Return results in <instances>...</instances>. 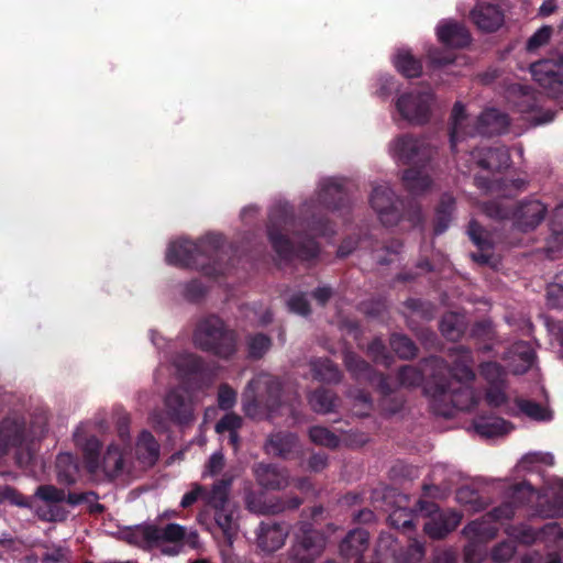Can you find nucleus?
Wrapping results in <instances>:
<instances>
[{"instance_id": "f257e3e1", "label": "nucleus", "mask_w": 563, "mask_h": 563, "mask_svg": "<svg viewBox=\"0 0 563 563\" xmlns=\"http://www.w3.org/2000/svg\"><path fill=\"white\" fill-rule=\"evenodd\" d=\"M74 440L81 450L87 472L95 482H111L132 474L135 468L130 457L131 450L119 442H111L100 457V440L95 435H86L84 426L76 429Z\"/></svg>"}, {"instance_id": "f03ea898", "label": "nucleus", "mask_w": 563, "mask_h": 563, "mask_svg": "<svg viewBox=\"0 0 563 563\" xmlns=\"http://www.w3.org/2000/svg\"><path fill=\"white\" fill-rule=\"evenodd\" d=\"M508 124L507 115L496 109L486 110L478 117H471L464 106L456 102L452 110L451 147L455 151L457 144L467 136L501 133L506 131Z\"/></svg>"}, {"instance_id": "7ed1b4c3", "label": "nucleus", "mask_w": 563, "mask_h": 563, "mask_svg": "<svg viewBox=\"0 0 563 563\" xmlns=\"http://www.w3.org/2000/svg\"><path fill=\"white\" fill-rule=\"evenodd\" d=\"M133 536L145 547L161 548V552L169 556L178 555L185 544L191 549L199 545L198 532H187L186 528L178 523H167L165 527L140 525L134 529Z\"/></svg>"}, {"instance_id": "20e7f679", "label": "nucleus", "mask_w": 563, "mask_h": 563, "mask_svg": "<svg viewBox=\"0 0 563 563\" xmlns=\"http://www.w3.org/2000/svg\"><path fill=\"white\" fill-rule=\"evenodd\" d=\"M280 382L268 375L260 374L249 383L243 395V409L246 416L254 419L271 417L280 406Z\"/></svg>"}, {"instance_id": "39448f33", "label": "nucleus", "mask_w": 563, "mask_h": 563, "mask_svg": "<svg viewBox=\"0 0 563 563\" xmlns=\"http://www.w3.org/2000/svg\"><path fill=\"white\" fill-rule=\"evenodd\" d=\"M446 470L442 466H438L433 470L431 475V483L424 484L423 488L426 492L430 489H434L438 493H445L454 489V483L460 478L457 474H450L446 479L442 481ZM510 489V493H533L531 485L526 482H517L515 484H509L505 479H496V478H484L479 477L472 482L471 485H463L461 487L455 488L456 493H476L479 490H505Z\"/></svg>"}, {"instance_id": "423d86ee", "label": "nucleus", "mask_w": 563, "mask_h": 563, "mask_svg": "<svg viewBox=\"0 0 563 563\" xmlns=\"http://www.w3.org/2000/svg\"><path fill=\"white\" fill-rule=\"evenodd\" d=\"M88 495H33L29 500L26 495H0V504L9 501L16 506H30L35 508L40 519L45 521H63L68 515L65 504L74 507L87 500Z\"/></svg>"}, {"instance_id": "0eeeda50", "label": "nucleus", "mask_w": 563, "mask_h": 563, "mask_svg": "<svg viewBox=\"0 0 563 563\" xmlns=\"http://www.w3.org/2000/svg\"><path fill=\"white\" fill-rule=\"evenodd\" d=\"M395 107L402 120L412 125H423L431 119L437 99L430 87L420 86L399 95Z\"/></svg>"}, {"instance_id": "6e6552de", "label": "nucleus", "mask_w": 563, "mask_h": 563, "mask_svg": "<svg viewBox=\"0 0 563 563\" xmlns=\"http://www.w3.org/2000/svg\"><path fill=\"white\" fill-rule=\"evenodd\" d=\"M194 340L201 350L213 352L221 357H228L235 352L234 333L225 330L223 322L217 317L200 322Z\"/></svg>"}, {"instance_id": "1a4fd4ad", "label": "nucleus", "mask_w": 563, "mask_h": 563, "mask_svg": "<svg viewBox=\"0 0 563 563\" xmlns=\"http://www.w3.org/2000/svg\"><path fill=\"white\" fill-rule=\"evenodd\" d=\"M37 432L26 434L24 424L18 416L9 417L0 421V459L5 455L10 448L18 446L15 453L16 464L25 467L33 459L29 444L30 438H35Z\"/></svg>"}, {"instance_id": "9d476101", "label": "nucleus", "mask_w": 563, "mask_h": 563, "mask_svg": "<svg viewBox=\"0 0 563 563\" xmlns=\"http://www.w3.org/2000/svg\"><path fill=\"white\" fill-rule=\"evenodd\" d=\"M221 244V236L216 234L206 235L198 243L188 240L172 242L166 252V261L177 266H200L198 257L211 253Z\"/></svg>"}, {"instance_id": "9b49d317", "label": "nucleus", "mask_w": 563, "mask_h": 563, "mask_svg": "<svg viewBox=\"0 0 563 563\" xmlns=\"http://www.w3.org/2000/svg\"><path fill=\"white\" fill-rule=\"evenodd\" d=\"M391 157L401 164H418L430 161L435 147L427 139L399 135L389 143Z\"/></svg>"}, {"instance_id": "f8f14e48", "label": "nucleus", "mask_w": 563, "mask_h": 563, "mask_svg": "<svg viewBox=\"0 0 563 563\" xmlns=\"http://www.w3.org/2000/svg\"><path fill=\"white\" fill-rule=\"evenodd\" d=\"M201 495H184L183 507H188L196 503ZM206 506L213 512L214 521L227 537L233 532L234 518L238 512V504L231 498V495H203Z\"/></svg>"}, {"instance_id": "ddd939ff", "label": "nucleus", "mask_w": 563, "mask_h": 563, "mask_svg": "<svg viewBox=\"0 0 563 563\" xmlns=\"http://www.w3.org/2000/svg\"><path fill=\"white\" fill-rule=\"evenodd\" d=\"M253 472L257 483L265 489L282 490L290 487L308 490L311 488V483L307 478L297 479L289 485L286 472L269 464L258 463L254 466Z\"/></svg>"}, {"instance_id": "4468645a", "label": "nucleus", "mask_w": 563, "mask_h": 563, "mask_svg": "<svg viewBox=\"0 0 563 563\" xmlns=\"http://www.w3.org/2000/svg\"><path fill=\"white\" fill-rule=\"evenodd\" d=\"M369 202L382 223L394 225L398 222L399 213L394 201V192L387 184L374 186Z\"/></svg>"}, {"instance_id": "2eb2a0df", "label": "nucleus", "mask_w": 563, "mask_h": 563, "mask_svg": "<svg viewBox=\"0 0 563 563\" xmlns=\"http://www.w3.org/2000/svg\"><path fill=\"white\" fill-rule=\"evenodd\" d=\"M247 508L260 515H277L286 509H297L302 499L294 496L287 503L278 495H246Z\"/></svg>"}, {"instance_id": "dca6fc26", "label": "nucleus", "mask_w": 563, "mask_h": 563, "mask_svg": "<svg viewBox=\"0 0 563 563\" xmlns=\"http://www.w3.org/2000/svg\"><path fill=\"white\" fill-rule=\"evenodd\" d=\"M439 510L434 501L420 498L417 500L413 509L407 510L406 508L395 509L388 517L391 527L399 529L404 532H410L415 529V516H431Z\"/></svg>"}, {"instance_id": "f3484780", "label": "nucleus", "mask_w": 563, "mask_h": 563, "mask_svg": "<svg viewBox=\"0 0 563 563\" xmlns=\"http://www.w3.org/2000/svg\"><path fill=\"white\" fill-rule=\"evenodd\" d=\"M429 517V520L423 525V531L433 540L444 539L457 528L462 520V514L456 510L440 512L437 510Z\"/></svg>"}, {"instance_id": "a211bd4d", "label": "nucleus", "mask_w": 563, "mask_h": 563, "mask_svg": "<svg viewBox=\"0 0 563 563\" xmlns=\"http://www.w3.org/2000/svg\"><path fill=\"white\" fill-rule=\"evenodd\" d=\"M268 236L275 251L283 257L288 258L291 255H298L305 260L311 258L317 255L318 246L311 239L300 242L297 247L294 246L286 236L275 231L273 227L268 229Z\"/></svg>"}, {"instance_id": "6ab92c4d", "label": "nucleus", "mask_w": 563, "mask_h": 563, "mask_svg": "<svg viewBox=\"0 0 563 563\" xmlns=\"http://www.w3.org/2000/svg\"><path fill=\"white\" fill-rule=\"evenodd\" d=\"M472 21L478 29L485 32H494L504 23V13L496 3L490 1H477L471 11Z\"/></svg>"}, {"instance_id": "aec40b11", "label": "nucleus", "mask_w": 563, "mask_h": 563, "mask_svg": "<svg viewBox=\"0 0 563 563\" xmlns=\"http://www.w3.org/2000/svg\"><path fill=\"white\" fill-rule=\"evenodd\" d=\"M184 388L169 391L165 398L166 415L170 420L187 423L192 419V404Z\"/></svg>"}, {"instance_id": "412c9836", "label": "nucleus", "mask_w": 563, "mask_h": 563, "mask_svg": "<svg viewBox=\"0 0 563 563\" xmlns=\"http://www.w3.org/2000/svg\"><path fill=\"white\" fill-rule=\"evenodd\" d=\"M135 461L141 468L153 466L159 456V444L147 430H143L137 435L134 448Z\"/></svg>"}, {"instance_id": "4be33fe9", "label": "nucleus", "mask_w": 563, "mask_h": 563, "mask_svg": "<svg viewBox=\"0 0 563 563\" xmlns=\"http://www.w3.org/2000/svg\"><path fill=\"white\" fill-rule=\"evenodd\" d=\"M287 534V530L280 523L262 522L257 533V545L264 552H275L284 545Z\"/></svg>"}, {"instance_id": "5701e85b", "label": "nucleus", "mask_w": 563, "mask_h": 563, "mask_svg": "<svg viewBox=\"0 0 563 563\" xmlns=\"http://www.w3.org/2000/svg\"><path fill=\"white\" fill-rule=\"evenodd\" d=\"M545 207L538 200L521 205L512 214L515 225L521 231L534 229L545 216Z\"/></svg>"}, {"instance_id": "b1692460", "label": "nucleus", "mask_w": 563, "mask_h": 563, "mask_svg": "<svg viewBox=\"0 0 563 563\" xmlns=\"http://www.w3.org/2000/svg\"><path fill=\"white\" fill-rule=\"evenodd\" d=\"M554 68L555 65L549 60L538 62L531 65V75L550 92L560 93L563 91V77Z\"/></svg>"}, {"instance_id": "393cba45", "label": "nucleus", "mask_w": 563, "mask_h": 563, "mask_svg": "<svg viewBox=\"0 0 563 563\" xmlns=\"http://www.w3.org/2000/svg\"><path fill=\"white\" fill-rule=\"evenodd\" d=\"M369 534L364 529L350 531L339 545L340 554L345 559L362 561V554L367 549Z\"/></svg>"}, {"instance_id": "a878e982", "label": "nucleus", "mask_w": 563, "mask_h": 563, "mask_svg": "<svg viewBox=\"0 0 563 563\" xmlns=\"http://www.w3.org/2000/svg\"><path fill=\"white\" fill-rule=\"evenodd\" d=\"M441 42L452 47H463L470 43V33L466 27L454 21H443L437 27Z\"/></svg>"}, {"instance_id": "bb28decb", "label": "nucleus", "mask_w": 563, "mask_h": 563, "mask_svg": "<svg viewBox=\"0 0 563 563\" xmlns=\"http://www.w3.org/2000/svg\"><path fill=\"white\" fill-rule=\"evenodd\" d=\"M506 358L511 373L520 375L532 366L534 353L528 343L520 342L512 346Z\"/></svg>"}, {"instance_id": "cd10ccee", "label": "nucleus", "mask_w": 563, "mask_h": 563, "mask_svg": "<svg viewBox=\"0 0 563 563\" xmlns=\"http://www.w3.org/2000/svg\"><path fill=\"white\" fill-rule=\"evenodd\" d=\"M453 363L452 376L461 383L471 382L474 379L475 374L472 369L473 358L468 350L457 346L451 351L450 354Z\"/></svg>"}, {"instance_id": "c85d7f7f", "label": "nucleus", "mask_w": 563, "mask_h": 563, "mask_svg": "<svg viewBox=\"0 0 563 563\" xmlns=\"http://www.w3.org/2000/svg\"><path fill=\"white\" fill-rule=\"evenodd\" d=\"M472 157L477 166L487 170L507 167L510 161L509 153L505 147L488 148L485 153H472Z\"/></svg>"}, {"instance_id": "c756f323", "label": "nucleus", "mask_w": 563, "mask_h": 563, "mask_svg": "<svg viewBox=\"0 0 563 563\" xmlns=\"http://www.w3.org/2000/svg\"><path fill=\"white\" fill-rule=\"evenodd\" d=\"M296 446L297 439L292 433L277 432L268 438L265 450L271 455L286 459L295 451Z\"/></svg>"}, {"instance_id": "7c9ffc66", "label": "nucleus", "mask_w": 563, "mask_h": 563, "mask_svg": "<svg viewBox=\"0 0 563 563\" xmlns=\"http://www.w3.org/2000/svg\"><path fill=\"white\" fill-rule=\"evenodd\" d=\"M56 476L62 485H70L79 477V466L70 453H60L56 459Z\"/></svg>"}, {"instance_id": "2f4dec72", "label": "nucleus", "mask_w": 563, "mask_h": 563, "mask_svg": "<svg viewBox=\"0 0 563 563\" xmlns=\"http://www.w3.org/2000/svg\"><path fill=\"white\" fill-rule=\"evenodd\" d=\"M438 393L445 398H450L453 405L459 409H468L474 405L473 391L468 387H461L455 389L452 384L438 386Z\"/></svg>"}, {"instance_id": "473e14b6", "label": "nucleus", "mask_w": 563, "mask_h": 563, "mask_svg": "<svg viewBox=\"0 0 563 563\" xmlns=\"http://www.w3.org/2000/svg\"><path fill=\"white\" fill-rule=\"evenodd\" d=\"M404 186L412 194L426 191L432 184L431 178L424 172L417 168H408L402 175Z\"/></svg>"}, {"instance_id": "72a5a7b5", "label": "nucleus", "mask_w": 563, "mask_h": 563, "mask_svg": "<svg viewBox=\"0 0 563 563\" xmlns=\"http://www.w3.org/2000/svg\"><path fill=\"white\" fill-rule=\"evenodd\" d=\"M395 67L408 78L418 77L421 74L422 66L408 49H399L394 58Z\"/></svg>"}, {"instance_id": "f704fd0d", "label": "nucleus", "mask_w": 563, "mask_h": 563, "mask_svg": "<svg viewBox=\"0 0 563 563\" xmlns=\"http://www.w3.org/2000/svg\"><path fill=\"white\" fill-rule=\"evenodd\" d=\"M467 233L472 241L478 246L479 253L473 254V258L476 262L483 263V264H489L490 263V243L483 238L485 234L484 230L481 225H478L475 221H472L468 225Z\"/></svg>"}, {"instance_id": "c9c22d12", "label": "nucleus", "mask_w": 563, "mask_h": 563, "mask_svg": "<svg viewBox=\"0 0 563 563\" xmlns=\"http://www.w3.org/2000/svg\"><path fill=\"white\" fill-rule=\"evenodd\" d=\"M342 198V184L338 179L328 178L320 183L318 190V200L320 203L336 208L334 200H341Z\"/></svg>"}, {"instance_id": "e433bc0d", "label": "nucleus", "mask_w": 563, "mask_h": 563, "mask_svg": "<svg viewBox=\"0 0 563 563\" xmlns=\"http://www.w3.org/2000/svg\"><path fill=\"white\" fill-rule=\"evenodd\" d=\"M474 427L478 434L486 438L503 435L511 430V426L500 418L481 419Z\"/></svg>"}, {"instance_id": "4c0bfd02", "label": "nucleus", "mask_w": 563, "mask_h": 563, "mask_svg": "<svg viewBox=\"0 0 563 563\" xmlns=\"http://www.w3.org/2000/svg\"><path fill=\"white\" fill-rule=\"evenodd\" d=\"M441 331L449 340H456L465 330L464 316L450 312L446 313L440 324Z\"/></svg>"}, {"instance_id": "58836bf2", "label": "nucleus", "mask_w": 563, "mask_h": 563, "mask_svg": "<svg viewBox=\"0 0 563 563\" xmlns=\"http://www.w3.org/2000/svg\"><path fill=\"white\" fill-rule=\"evenodd\" d=\"M313 377L327 383H334L340 379L338 367L329 360H316L311 362Z\"/></svg>"}, {"instance_id": "ea45409f", "label": "nucleus", "mask_w": 563, "mask_h": 563, "mask_svg": "<svg viewBox=\"0 0 563 563\" xmlns=\"http://www.w3.org/2000/svg\"><path fill=\"white\" fill-rule=\"evenodd\" d=\"M309 404L314 411L328 413L336 407V398L331 391L320 389L310 396Z\"/></svg>"}, {"instance_id": "a19ab883", "label": "nucleus", "mask_w": 563, "mask_h": 563, "mask_svg": "<svg viewBox=\"0 0 563 563\" xmlns=\"http://www.w3.org/2000/svg\"><path fill=\"white\" fill-rule=\"evenodd\" d=\"M507 536L515 542L530 545L536 542L541 531H536L533 528L527 525H510L505 529Z\"/></svg>"}, {"instance_id": "79ce46f5", "label": "nucleus", "mask_w": 563, "mask_h": 563, "mask_svg": "<svg viewBox=\"0 0 563 563\" xmlns=\"http://www.w3.org/2000/svg\"><path fill=\"white\" fill-rule=\"evenodd\" d=\"M453 207L454 198L450 195H444L437 210L435 233L440 234L448 228Z\"/></svg>"}, {"instance_id": "37998d69", "label": "nucleus", "mask_w": 563, "mask_h": 563, "mask_svg": "<svg viewBox=\"0 0 563 563\" xmlns=\"http://www.w3.org/2000/svg\"><path fill=\"white\" fill-rule=\"evenodd\" d=\"M479 372L488 385L505 383L506 372L496 362L483 363Z\"/></svg>"}, {"instance_id": "c03bdc74", "label": "nucleus", "mask_w": 563, "mask_h": 563, "mask_svg": "<svg viewBox=\"0 0 563 563\" xmlns=\"http://www.w3.org/2000/svg\"><path fill=\"white\" fill-rule=\"evenodd\" d=\"M517 406L522 413L531 419L549 420L551 418V413L545 408L533 401L519 399Z\"/></svg>"}, {"instance_id": "a18cd8bd", "label": "nucleus", "mask_w": 563, "mask_h": 563, "mask_svg": "<svg viewBox=\"0 0 563 563\" xmlns=\"http://www.w3.org/2000/svg\"><path fill=\"white\" fill-rule=\"evenodd\" d=\"M390 345L395 353L402 358H410L416 355V346L410 339L405 335L395 334L391 336Z\"/></svg>"}, {"instance_id": "49530a36", "label": "nucleus", "mask_w": 563, "mask_h": 563, "mask_svg": "<svg viewBox=\"0 0 563 563\" xmlns=\"http://www.w3.org/2000/svg\"><path fill=\"white\" fill-rule=\"evenodd\" d=\"M271 347V340L264 334L251 335L247 339V351L251 357H262Z\"/></svg>"}, {"instance_id": "de8ad7c7", "label": "nucleus", "mask_w": 563, "mask_h": 563, "mask_svg": "<svg viewBox=\"0 0 563 563\" xmlns=\"http://www.w3.org/2000/svg\"><path fill=\"white\" fill-rule=\"evenodd\" d=\"M424 547L417 540L411 541L400 553L399 563H420L424 556Z\"/></svg>"}, {"instance_id": "09e8293b", "label": "nucleus", "mask_w": 563, "mask_h": 563, "mask_svg": "<svg viewBox=\"0 0 563 563\" xmlns=\"http://www.w3.org/2000/svg\"><path fill=\"white\" fill-rule=\"evenodd\" d=\"M516 549L514 540L501 541L493 548L492 559L498 563H506L514 556Z\"/></svg>"}, {"instance_id": "8fccbe9b", "label": "nucleus", "mask_w": 563, "mask_h": 563, "mask_svg": "<svg viewBox=\"0 0 563 563\" xmlns=\"http://www.w3.org/2000/svg\"><path fill=\"white\" fill-rule=\"evenodd\" d=\"M117 432H118V441L119 444L123 445L124 448L130 449L128 442L130 440V422L131 418L130 415L123 410L117 411Z\"/></svg>"}, {"instance_id": "3c124183", "label": "nucleus", "mask_w": 563, "mask_h": 563, "mask_svg": "<svg viewBox=\"0 0 563 563\" xmlns=\"http://www.w3.org/2000/svg\"><path fill=\"white\" fill-rule=\"evenodd\" d=\"M174 366L179 375H185L198 371L200 362L192 354L183 353L174 360Z\"/></svg>"}, {"instance_id": "603ef678", "label": "nucleus", "mask_w": 563, "mask_h": 563, "mask_svg": "<svg viewBox=\"0 0 563 563\" xmlns=\"http://www.w3.org/2000/svg\"><path fill=\"white\" fill-rule=\"evenodd\" d=\"M309 435L314 443L320 445L334 448L339 443L336 435L323 427L311 428Z\"/></svg>"}, {"instance_id": "864d4df0", "label": "nucleus", "mask_w": 563, "mask_h": 563, "mask_svg": "<svg viewBox=\"0 0 563 563\" xmlns=\"http://www.w3.org/2000/svg\"><path fill=\"white\" fill-rule=\"evenodd\" d=\"M344 362L347 369L357 378L368 377L369 366L358 356L347 352L344 356Z\"/></svg>"}, {"instance_id": "5fc2aeb1", "label": "nucleus", "mask_w": 563, "mask_h": 563, "mask_svg": "<svg viewBox=\"0 0 563 563\" xmlns=\"http://www.w3.org/2000/svg\"><path fill=\"white\" fill-rule=\"evenodd\" d=\"M463 533L478 539H493L497 533V529L494 527H485L477 521H472L464 527Z\"/></svg>"}, {"instance_id": "6e6d98bb", "label": "nucleus", "mask_w": 563, "mask_h": 563, "mask_svg": "<svg viewBox=\"0 0 563 563\" xmlns=\"http://www.w3.org/2000/svg\"><path fill=\"white\" fill-rule=\"evenodd\" d=\"M516 512V507L512 503H503L498 507L493 508L487 517L494 521L510 520Z\"/></svg>"}, {"instance_id": "4d7b16f0", "label": "nucleus", "mask_w": 563, "mask_h": 563, "mask_svg": "<svg viewBox=\"0 0 563 563\" xmlns=\"http://www.w3.org/2000/svg\"><path fill=\"white\" fill-rule=\"evenodd\" d=\"M70 551L67 548L54 547L42 556V563H69Z\"/></svg>"}, {"instance_id": "13d9d810", "label": "nucleus", "mask_w": 563, "mask_h": 563, "mask_svg": "<svg viewBox=\"0 0 563 563\" xmlns=\"http://www.w3.org/2000/svg\"><path fill=\"white\" fill-rule=\"evenodd\" d=\"M552 34L551 26H542L539 29L528 41L527 48L529 51L538 49L539 47L545 45Z\"/></svg>"}, {"instance_id": "bf43d9fd", "label": "nucleus", "mask_w": 563, "mask_h": 563, "mask_svg": "<svg viewBox=\"0 0 563 563\" xmlns=\"http://www.w3.org/2000/svg\"><path fill=\"white\" fill-rule=\"evenodd\" d=\"M541 463L545 465H553L554 464V456L551 453H543V452H533L525 455L520 464L523 467H528L530 465Z\"/></svg>"}, {"instance_id": "052dcab7", "label": "nucleus", "mask_w": 563, "mask_h": 563, "mask_svg": "<svg viewBox=\"0 0 563 563\" xmlns=\"http://www.w3.org/2000/svg\"><path fill=\"white\" fill-rule=\"evenodd\" d=\"M504 384H495L489 385V388L486 393V400L488 405L493 407H499L505 404L507 397L504 390Z\"/></svg>"}, {"instance_id": "680f3d73", "label": "nucleus", "mask_w": 563, "mask_h": 563, "mask_svg": "<svg viewBox=\"0 0 563 563\" xmlns=\"http://www.w3.org/2000/svg\"><path fill=\"white\" fill-rule=\"evenodd\" d=\"M552 239L563 246V205L558 207L552 220Z\"/></svg>"}, {"instance_id": "e2e57ef3", "label": "nucleus", "mask_w": 563, "mask_h": 563, "mask_svg": "<svg viewBox=\"0 0 563 563\" xmlns=\"http://www.w3.org/2000/svg\"><path fill=\"white\" fill-rule=\"evenodd\" d=\"M242 420L235 413H227L216 426V431L218 433H223L224 431H238L241 427Z\"/></svg>"}, {"instance_id": "0e129e2a", "label": "nucleus", "mask_w": 563, "mask_h": 563, "mask_svg": "<svg viewBox=\"0 0 563 563\" xmlns=\"http://www.w3.org/2000/svg\"><path fill=\"white\" fill-rule=\"evenodd\" d=\"M236 399V394L233 389L223 386L219 390L218 402L222 409H230Z\"/></svg>"}, {"instance_id": "69168bd1", "label": "nucleus", "mask_w": 563, "mask_h": 563, "mask_svg": "<svg viewBox=\"0 0 563 563\" xmlns=\"http://www.w3.org/2000/svg\"><path fill=\"white\" fill-rule=\"evenodd\" d=\"M288 307L292 312H296L301 316H306L309 313V306L306 298L301 295H294L288 300Z\"/></svg>"}, {"instance_id": "338daca9", "label": "nucleus", "mask_w": 563, "mask_h": 563, "mask_svg": "<svg viewBox=\"0 0 563 563\" xmlns=\"http://www.w3.org/2000/svg\"><path fill=\"white\" fill-rule=\"evenodd\" d=\"M399 378L401 384L411 386L418 384L421 380V375L413 367L406 366L400 369Z\"/></svg>"}, {"instance_id": "774afa93", "label": "nucleus", "mask_w": 563, "mask_h": 563, "mask_svg": "<svg viewBox=\"0 0 563 563\" xmlns=\"http://www.w3.org/2000/svg\"><path fill=\"white\" fill-rule=\"evenodd\" d=\"M548 301L553 307L563 306V287L560 285H551L548 288Z\"/></svg>"}]
</instances>
